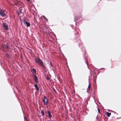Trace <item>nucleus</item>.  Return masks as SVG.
Segmentation results:
<instances>
[{
	"instance_id": "1",
	"label": "nucleus",
	"mask_w": 121,
	"mask_h": 121,
	"mask_svg": "<svg viewBox=\"0 0 121 121\" xmlns=\"http://www.w3.org/2000/svg\"><path fill=\"white\" fill-rule=\"evenodd\" d=\"M74 38V39L75 40V41L78 43V45L79 47L82 45V42L80 39L78 32L77 31L75 34Z\"/></svg>"
},
{
	"instance_id": "2",
	"label": "nucleus",
	"mask_w": 121,
	"mask_h": 121,
	"mask_svg": "<svg viewBox=\"0 0 121 121\" xmlns=\"http://www.w3.org/2000/svg\"><path fill=\"white\" fill-rule=\"evenodd\" d=\"M35 60L36 63H38L43 68V69L45 70H46V69H47V68L43 64V61L39 57H35Z\"/></svg>"
},
{
	"instance_id": "3",
	"label": "nucleus",
	"mask_w": 121,
	"mask_h": 121,
	"mask_svg": "<svg viewBox=\"0 0 121 121\" xmlns=\"http://www.w3.org/2000/svg\"><path fill=\"white\" fill-rule=\"evenodd\" d=\"M81 50L83 52H84V56H83L85 60V63L87 65V67H88V63L87 62V60L86 57L85 56V47L84 46H82V48H81Z\"/></svg>"
},
{
	"instance_id": "4",
	"label": "nucleus",
	"mask_w": 121,
	"mask_h": 121,
	"mask_svg": "<svg viewBox=\"0 0 121 121\" xmlns=\"http://www.w3.org/2000/svg\"><path fill=\"white\" fill-rule=\"evenodd\" d=\"M3 27L4 28V29L6 30H8L9 29L8 26L7 24L5 23H3Z\"/></svg>"
},
{
	"instance_id": "5",
	"label": "nucleus",
	"mask_w": 121,
	"mask_h": 121,
	"mask_svg": "<svg viewBox=\"0 0 121 121\" xmlns=\"http://www.w3.org/2000/svg\"><path fill=\"white\" fill-rule=\"evenodd\" d=\"M23 21L24 24L26 25V26L27 27H29L30 25V23L26 21L25 19H23Z\"/></svg>"
},
{
	"instance_id": "6",
	"label": "nucleus",
	"mask_w": 121,
	"mask_h": 121,
	"mask_svg": "<svg viewBox=\"0 0 121 121\" xmlns=\"http://www.w3.org/2000/svg\"><path fill=\"white\" fill-rule=\"evenodd\" d=\"M33 76L34 77V78H33L34 80L36 83H38L39 82L38 78L34 74H33Z\"/></svg>"
},
{
	"instance_id": "7",
	"label": "nucleus",
	"mask_w": 121,
	"mask_h": 121,
	"mask_svg": "<svg viewBox=\"0 0 121 121\" xmlns=\"http://www.w3.org/2000/svg\"><path fill=\"white\" fill-rule=\"evenodd\" d=\"M48 116L46 115L48 117L50 118V119L52 117V115L51 114V113L50 111H48L47 112Z\"/></svg>"
},
{
	"instance_id": "8",
	"label": "nucleus",
	"mask_w": 121,
	"mask_h": 121,
	"mask_svg": "<svg viewBox=\"0 0 121 121\" xmlns=\"http://www.w3.org/2000/svg\"><path fill=\"white\" fill-rule=\"evenodd\" d=\"M0 15L2 17H5L6 15V14L3 11L0 13Z\"/></svg>"
},
{
	"instance_id": "9",
	"label": "nucleus",
	"mask_w": 121,
	"mask_h": 121,
	"mask_svg": "<svg viewBox=\"0 0 121 121\" xmlns=\"http://www.w3.org/2000/svg\"><path fill=\"white\" fill-rule=\"evenodd\" d=\"M31 72L35 74L36 73V71L35 69L34 68H33L31 71Z\"/></svg>"
},
{
	"instance_id": "10",
	"label": "nucleus",
	"mask_w": 121,
	"mask_h": 121,
	"mask_svg": "<svg viewBox=\"0 0 121 121\" xmlns=\"http://www.w3.org/2000/svg\"><path fill=\"white\" fill-rule=\"evenodd\" d=\"M43 102L44 105H47L48 104V100H46V101H45V100L44 99H43Z\"/></svg>"
},
{
	"instance_id": "11",
	"label": "nucleus",
	"mask_w": 121,
	"mask_h": 121,
	"mask_svg": "<svg viewBox=\"0 0 121 121\" xmlns=\"http://www.w3.org/2000/svg\"><path fill=\"white\" fill-rule=\"evenodd\" d=\"M78 20V18L76 17V16H74V21L75 22V24H76V21L77 20Z\"/></svg>"
},
{
	"instance_id": "12",
	"label": "nucleus",
	"mask_w": 121,
	"mask_h": 121,
	"mask_svg": "<svg viewBox=\"0 0 121 121\" xmlns=\"http://www.w3.org/2000/svg\"><path fill=\"white\" fill-rule=\"evenodd\" d=\"M106 116L108 117H109L111 115V113L110 112H107L106 113Z\"/></svg>"
},
{
	"instance_id": "13",
	"label": "nucleus",
	"mask_w": 121,
	"mask_h": 121,
	"mask_svg": "<svg viewBox=\"0 0 121 121\" xmlns=\"http://www.w3.org/2000/svg\"><path fill=\"white\" fill-rule=\"evenodd\" d=\"M50 64L52 67L53 68H54L55 67L52 64V63L51 61L50 62Z\"/></svg>"
},
{
	"instance_id": "14",
	"label": "nucleus",
	"mask_w": 121,
	"mask_h": 121,
	"mask_svg": "<svg viewBox=\"0 0 121 121\" xmlns=\"http://www.w3.org/2000/svg\"><path fill=\"white\" fill-rule=\"evenodd\" d=\"M6 56L7 58H10V55L8 54L7 53H6Z\"/></svg>"
},
{
	"instance_id": "15",
	"label": "nucleus",
	"mask_w": 121,
	"mask_h": 121,
	"mask_svg": "<svg viewBox=\"0 0 121 121\" xmlns=\"http://www.w3.org/2000/svg\"><path fill=\"white\" fill-rule=\"evenodd\" d=\"M44 111L43 110H42L41 111V113L42 114V115L43 116L44 115Z\"/></svg>"
},
{
	"instance_id": "16",
	"label": "nucleus",
	"mask_w": 121,
	"mask_h": 121,
	"mask_svg": "<svg viewBox=\"0 0 121 121\" xmlns=\"http://www.w3.org/2000/svg\"><path fill=\"white\" fill-rule=\"evenodd\" d=\"M34 86L36 89H37V88H39V87L38 86V85L37 84H35Z\"/></svg>"
},
{
	"instance_id": "17",
	"label": "nucleus",
	"mask_w": 121,
	"mask_h": 121,
	"mask_svg": "<svg viewBox=\"0 0 121 121\" xmlns=\"http://www.w3.org/2000/svg\"><path fill=\"white\" fill-rule=\"evenodd\" d=\"M5 46L7 49H9V48L8 45L7 44L6 45H5Z\"/></svg>"
},
{
	"instance_id": "18",
	"label": "nucleus",
	"mask_w": 121,
	"mask_h": 121,
	"mask_svg": "<svg viewBox=\"0 0 121 121\" xmlns=\"http://www.w3.org/2000/svg\"><path fill=\"white\" fill-rule=\"evenodd\" d=\"M43 17L46 21L47 22H48V20L44 16H43Z\"/></svg>"
},
{
	"instance_id": "19",
	"label": "nucleus",
	"mask_w": 121,
	"mask_h": 121,
	"mask_svg": "<svg viewBox=\"0 0 121 121\" xmlns=\"http://www.w3.org/2000/svg\"><path fill=\"white\" fill-rule=\"evenodd\" d=\"M22 9H21L20 10V11H19V12L18 13V15H19V14H21V12H22Z\"/></svg>"
},
{
	"instance_id": "20",
	"label": "nucleus",
	"mask_w": 121,
	"mask_h": 121,
	"mask_svg": "<svg viewBox=\"0 0 121 121\" xmlns=\"http://www.w3.org/2000/svg\"><path fill=\"white\" fill-rule=\"evenodd\" d=\"M78 17V20L79 19H80V18H81L82 17V16L81 15H79L78 16V17Z\"/></svg>"
},
{
	"instance_id": "21",
	"label": "nucleus",
	"mask_w": 121,
	"mask_h": 121,
	"mask_svg": "<svg viewBox=\"0 0 121 121\" xmlns=\"http://www.w3.org/2000/svg\"><path fill=\"white\" fill-rule=\"evenodd\" d=\"M52 89L53 90V91H54L56 93L57 92H56V91L54 88H52Z\"/></svg>"
},
{
	"instance_id": "22",
	"label": "nucleus",
	"mask_w": 121,
	"mask_h": 121,
	"mask_svg": "<svg viewBox=\"0 0 121 121\" xmlns=\"http://www.w3.org/2000/svg\"><path fill=\"white\" fill-rule=\"evenodd\" d=\"M46 79H47V80H49L50 79V78L48 77V75H47V77H46Z\"/></svg>"
},
{
	"instance_id": "23",
	"label": "nucleus",
	"mask_w": 121,
	"mask_h": 121,
	"mask_svg": "<svg viewBox=\"0 0 121 121\" xmlns=\"http://www.w3.org/2000/svg\"><path fill=\"white\" fill-rule=\"evenodd\" d=\"M90 85H89L88 86V87L87 88V90H90V87H89V86H90Z\"/></svg>"
},
{
	"instance_id": "24",
	"label": "nucleus",
	"mask_w": 121,
	"mask_h": 121,
	"mask_svg": "<svg viewBox=\"0 0 121 121\" xmlns=\"http://www.w3.org/2000/svg\"><path fill=\"white\" fill-rule=\"evenodd\" d=\"M43 99H46V100H48V99L45 96H44V98Z\"/></svg>"
},
{
	"instance_id": "25",
	"label": "nucleus",
	"mask_w": 121,
	"mask_h": 121,
	"mask_svg": "<svg viewBox=\"0 0 121 121\" xmlns=\"http://www.w3.org/2000/svg\"><path fill=\"white\" fill-rule=\"evenodd\" d=\"M98 113H100V110H99V108H98Z\"/></svg>"
},
{
	"instance_id": "26",
	"label": "nucleus",
	"mask_w": 121,
	"mask_h": 121,
	"mask_svg": "<svg viewBox=\"0 0 121 121\" xmlns=\"http://www.w3.org/2000/svg\"><path fill=\"white\" fill-rule=\"evenodd\" d=\"M36 89L37 91H39V88H37Z\"/></svg>"
},
{
	"instance_id": "27",
	"label": "nucleus",
	"mask_w": 121,
	"mask_h": 121,
	"mask_svg": "<svg viewBox=\"0 0 121 121\" xmlns=\"http://www.w3.org/2000/svg\"><path fill=\"white\" fill-rule=\"evenodd\" d=\"M3 11L0 8V13Z\"/></svg>"
},
{
	"instance_id": "28",
	"label": "nucleus",
	"mask_w": 121,
	"mask_h": 121,
	"mask_svg": "<svg viewBox=\"0 0 121 121\" xmlns=\"http://www.w3.org/2000/svg\"><path fill=\"white\" fill-rule=\"evenodd\" d=\"M98 118V115H97V117H96V120H97Z\"/></svg>"
},
{
	"instance_id": "29",
	"label": "nucleus",
	"mask_w": 121,
	"mask_h": 121,
	"mask_svg": "<svg viewBox=\"0 0 121 121\" xmlns=\"http://www.w3.org/2000/svg\"><path fill=\"white\" fill-rule=\"evenodd\" d=\"M24 120L25 119L26 121H28L27 119L26 118H25L24 117Z\"/></svg>"
},
{
	"instance_id": "30",
	"label": "nucleus",
	"mask_w": 121,
	"mask_h": 121,
	"mask_svg": "<svg viewBox=\"0 0 121 121\" xmlns=\"http://www.w3.org/2000/svg\"><path fill=\"white\" fill-rule=\"evenodd\" d=\"M27 1L28 2H29L30 1V0H27Z\"/></svg>"
},
{
	"instance_id": "31",
	"label": "nucleus",
	"mask_w": 121,
	"mask_h": 121,
	"mask_svg": "<svg viewBox=\"0 0 121 121\" xmlns=\"http://www.w3.org/2000/svg\"><path fill=\"white\" fill-rule=\"evenodd\" d=\"M113 112L115 114H116V112H114V111H113Z\"/></svg>"
},
{
	"instance_id": "32",
	"label": "nucleus",
	"mask_w": 121,
	"mask_h": 121,
	"mask_svg": "<svg viewBox=\"0 0 121 121\" xmlns=\"http://www.w3.org/2000/svg\"><path fill=\"white\" fill-rule=\"evenodd\" d=\"M90 76H89V79H88V80H89V83H90V82H89V78H90Z\"/></svg>"
},
{
	"instance_id": "33",
	"label": "nucleus",
	"mask_w": 121,
	"mask_h": 121,
	"mask_svg": "<svg viewBox=\"0 0 121 121\" xmlns=\"http://www.w3.org/2000/svg\"><path fill=\"white\" fill-rule=\"evenodd\" d=\"M50 119L49 120H47V121H50Z\"/></svg>"
},
{
	"instance_id": "34",
	"label": "nucleus",
	"mask_w": 121,
	"mask_h": 121,
	"mask_svg": "<svg viewBox=\"0 0 121 121\" xmlns=\"http://www.w3.org/2000/svg\"><path fill=\"white\" fill-rule=\"evenodd\" d=\"M18 92L19 93H21V92L20 91H18Z\"/></svg>"
},
{
	"instance_id": "35",
	"label": "nucleus",
	"mask_w": 121,
	"mask_h": 121,
	"mask_svg": "<svg viewBox=\"0 0 121 121\" xmlns=\"http://www.w3.org/2000/svg\"><path fill=\"white\" fill-rule=\"evenodd\" d=\"M86 92H88V90H87V91H86Z\"/></svg>"
},
{
	"instance_id": "36",
	"label": "nucleus",
	"mask_w": 121,
	"mask_h": 121,
	"mask_svg": "<svg viewBox=\"0 0 121 121\" xmlns=\"http://www.w3.org/2000/svg\"><path fill=\"white\" fill-rule=\"evenodd\" d=\"M96 121H99V120H96Z\"/></svg>"
},
{
	"instance_id": "37",
	"label": "nucleus",
	"mask_w": 121,
	"mask_h": 121,
	"mask_svg": "<svg viewBox=\"0 0 121 121\" xmlns=\"http://www.w3.org/2000/svg\"><path fill=\"white\" fill-rule=\"evenodd\" d=\"M103 68H101L100 69H103Z\"/></svg>"
},
{
	"instance_id": "38",
	"label": "nucleus",
	"mask_w": 121,
	"mask_h": 121,
	"mask_svg": "<svg viewBox=\"0 0 121 121\" xmlns=\"http://www.w3.org/2000/svg\"><path fill=\"white\" fill-rule=\"evenodd\" d=\"M58 78V80L59 81H60V80H59V78Z\"/></svg>"
},
{
	"instance_id": "39",
	"label": "nucleus",
	"mask_w": 121,
	"mask_h": 121,
	"mask_svg": "<svg viewBox=\"0 0 121 121\" xmlns=\"http://www.w3.org/2000/svg\"><path fill=\"white\" fill-rule=\"evenodd\" d=\"M119 118H118V117H117V119H119Z\"/></svg>"
},
{
	"instance_id": "40",
	"label": "nucleus",
	"mask_w": 121,
	"mask_h": 121,
	"mask_svg": "<svg viewBox=\"0 0 121 121\" xmlns=\"http://www.w3.org/2000/svg\"><path fill=\"white\" fill-rule=\"evenodd\" d=\"M41 116H39V117H40Z\"/></svg>"
},
{
	"instance_id": "41",
	"label": "nucleus",
	"mask_w": 121,
	"mask_h": 121,
	"mask_svg": "<svg viewBox=\"0 0 121 121\" xmlns=\"http://www.w3.org/2000/svg\"><path fill=\"white\" fill-rule=\"evenodd\" d=\"M119 118H121V117H120Z\"/></svg>"
},
{
	"instance_id": "42",
	"label": "nucleus",
	"mask_w": 121,
	"mask_h": 121,
	"mask_svg": "<svg viewBox=\"0 0 121 121\" xmlns=\"http://www.w3.org/2000/svg\"><path fill=\"white\" fill-rule=\"evenodd\" d=\"M52 121H55V120Z\"/></svg>"
},
{
	"instance_id": "43",
	"label": "nucleus",
	"mask_w": 121,
	"mask_h": 121,
	"mask_svg": "<svg viewBox=\"0 0 121 121\" xmlns=\"http://www.w3.org/2000/svg\"><path fill=\"white\" fill-rule=\"evenodd\" d=\"M63 55L64 56V55L63 54Z\"/></svg>"
},
{
	"instance_id": "44",
	"label": "nucleus",
	"mask_w": 121,
	"mask_h": 121,
	"mask_svg": "<svg viewBox=\"0 0 121 121\" xmlns=\"http://www.w3.org/2000/svg\"><path fill=\"white\" fill-rule=\"evenodd\" d=\"M99 104H100V102H99Z\"/></svg>"
},
{
	"instance_id": "45",
	"label": "nucleus",
	"mask_w": 121,
	"mask_h": 121,
	"mask_svg": "<svg viewBox=\"0 0 121 121\" xmlns=\"http://www.w3.org/2000/svg\"><path fill=\"white\" fill-rule=\"evenodd\" d=\"M95 73V74H96V73Z\"/></svg>"
},
{
	"instance_id": "46",
	"label": "nucleus",
	"mask_w": 121,
	"mask_h": 121,
	"mask_svg": "<svg viewBox=\"0 0 121 121\" xmlns=\"http://www.w3.org/2000/svg\"><path fill=\"white\" fill-rule=\"evenodd\" d=\"M19 66H20V65H19Z\"/></svg>"
}]
</instances>
